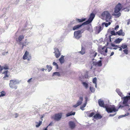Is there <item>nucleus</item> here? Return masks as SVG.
<instances>
[{
    "label": "nucleus",
    "mask_w": 130,
    "mask_h": 130,
    "mask_svg": "<svg viewBox=\"0 0 130 130\" xmlns=\"http://www.w3.org/2000/svg\"><path fill=\"white\" fill-rule=\"evenodd\" d=\"M92 63L93 66L101 67L102 65V61L101 60H99L98 62L95 61H92Z\"/></svg>",
    "instance_id": "nucleus-9"
},
{
    "label": "nucleus",
    "mask_w": 130,
    "mask_h": 130,
    "mask_svg": "<svg viewBox=\"0 0 130 130\" xmlns=\"http://www.w3.org/2000/svg\"><path fill=\"white\" fill-rule=\"evenodd\" d=\"M29 53L27 51H26L23 56V59L24 60L26 59H27V56L29 55Z\"/></svg>",
    "instance_id": "nucleus-20"
},
{
    "label": "nucleus",
    "mask_w": 130,
    "mask_h": 130,
    "mask_svg": "<svg viewBox=\"0 0 130 130\" xmlns=\"http://www.w3.org/2000/svg\"><path fill=\"white\" fill-rule=\"evenodd\" d=\"M85 103H86V104H87V102L88 98L87 97H85Z\"/></svg>",
    "instance_id": "nucleus-52"
},
{
    "label": "nucleus",
    "mask_w": 130,
    "mask_h": 130,
    "mask_svg": "<svg viewBox=\"0 0 130 130\" xmlns=\"http://www.w3.org/2000/svg\"><path fill=\"white\" fill-rule=\"evenodd\" d=\"M36 123L38 124H37L36 125V127H39L40 125L42 124V121H39V123H38L37 122H36Z\"/></svg>",
    "instance_id": "nucleus-32"
},
{
    "label": "nucleus",
    "mask_w": 130,
    "mask_h": 130,
    "mask_svg": "<svg viewBox=\"0 0 130 130\" xmlns=\"http://www.w3.org/2000/svg\"><path fill=\"white\" fill-rule=\"evenodd\" d=\"M129 115V113L128 112H127L126 113H125V114L124 115V117L126 116H127Z\"/></svg>",
    "instance_id": "nucleus-56"
},
{
    "label": "nucleus",
    "mask_w": 130,
    "mask_h": 130,
    "mask_svg": "<svg viewBox=\"0 0 130 130\" xmlns=\"http://www.w3.org/2000/svg\"><path fill=\"white\" fill-rule=\"evenodd\" d=\"M79 52L82 55L84 54L85 53L84 48L82 47L81 51Z\"/></svg>",
    "instance_id": "nucleus-31"
},
{
    "label": "nucleus",
    "mask_w": 130,
    "mask_h": 130,
    "mask_svg": "<svg viewBox=\"0 0 130 130\" xmlns=\"http://www.w3.org/2000/svg\"><path fill=\"white\" fill-rule=\"evenodd\" d=\"M102 16L103 17H105L106 22H108L111 18L110 14L107 11H105L103 12L102 14Z\"/></svg>",
    "instance_id": "nucleus-3"
},
{
    "label": "nucleus",
    "mask_w": 130,
    "mask_h": 130,
    "mask_svg": "<svg viewBox=\"0 0 130 130\" xmlns=\"http://www.w3.org/2000/svg\"><path fill=\"white\" fill-rule=\"evenodd\" d=\"M31 79H32V78H30V79H29L28 80V81H27V82H28V83H29V82H30L31 80Z\"/></svg>",
    "instance_id": "nucleus-62"
},
{
    "label": "nucleus",
    "mask_w": 130,
    "mask_h": 130,
    "mask_svg": "<svg viewBox=\"0 0 130 130\" xmlns=\"http://www.w3.org/2000/svg\"><path fill=\"white\" fill-rule=\"evenodd\" d=\"M83 100V97L82 96H80L79 98V100L77 101L76 103L79 106L82 104Z\"/></svg>",
    "instance_id": "nucleus-17"
},
{
    "label": "nucleus",
    "mask_w": 130,
    "mask_h": 130,
    "mask_svg": "<svg viewBox=\"0 0 130 130\" xmlns=\"http://www.w3.org/2000/svg\"><path fill=\"white\" fill-rule=\"evenodd\" d=\"M69 126L71 129H73L75 126V124L73 121H70L69 122Z\"/></svg>",
    "instance_id": "nucleus-14"
},
{
    "label": "nucleus",
    "mask_w": 130,
    "mask_h": 130,
    "mask_svg": "<svg viewBox=\"0 0 130 130\" xmlns=\"http://www.w3.org/2000/svg\"><path fill=\"white\" fill-rule=\"evenodd\" d=\"M3 67V69L5 70H8L9 69L8 66L6 64L4 65Z\"/></svg>",
    "instance_id": "nucleus-43"
},
{
    "label": "nucleus",
    "mask_w": 130,
    "mask_h": 130,
    "mask_svg": "<svg viewBox=\"0 0 130 130\" xmlns=\"http://www.w3.org/2000/svg\"><path fill=\"white\" fill-rule=\"evenodd\" d=\"M15 118H17L18 116L19 115L17 113H15Z\"/></svg>",
    "instance_id": "nucleus-58"
},
{
    "label": "nucleus",
    "mask_w": 130,
    "mask_h": 130,
    "mask_svg": "<svg viewBox=\"0 0 130 130\" xmlns=\"http://www.w3.org/2000/svg\"><path fill=\"white\" fill-rule=\"evenodd\" d=\"M27 39H26L25 40V41L24 42L25 44H26V45H28V43H29V42H27Z\"/></svg>",
    "instance_id": "nucleus-50"
},
{
    "label": "nucleus",
    "mask_w": 130,
    "mask_h": 130,
    "mask_svg": "<svg viewBox=\"0 0 130 130\" xmlns=\"http://www.w3.org/2000/svg\"><path fill=\"white\" fill-rule=\"evenodd\" d=\"M113 15L114 16H115L116 18H118L121 16V13L119 12L118 13H117L114 14Z\"/></svg>",
    "instance_id": "nucleus-38"
},
{
    "label": "nucleus",
    "mask_w": 130,
    "mask_h": 130,
    "mask_svg": "<svg viewBox=\"0 0 130 130\" xmlns=\"http://www.w3.org/2000/svg\"><path fill=\"white\" fill-rule=\"evenodd\" d=\"M82 84H83V86L85 87V88L87 89L88 87V84L86 82H83L82 83Z\"/></svg>",
    "instance_id": "nucleus-26"
},
{
    "label": "nucleus",
    "mask_w": 130,
    "mask_h": 130,
    "mask_svg": "<svg viewBox=\"0 0 130 130\" xmlns=\"http://www.w3.org/2000/svg\"><path fill=\"white\" fill-rule=\"evenodd\" d=\"M110 33L111 34V35L110 36H111V37L113 35L116 36L117 35L116 32H115V31L113 30L111 31Z\"/></svg>",
    "instance_id": "nucleus-33"
},
{
    "label": "nucleus",
    "mask_w": 130,
    "mask_h": 130,
    "mask_svg": "<svg viewBox=\"0 0 130 130\" xmlns=\"http://www.w3.org/2000/svg\"><path fill=\"white\" fill-rule=\"evenodd\" d=\"M90 90L91 92L93 93L95 91V89L92 87H90Z\"/></svg>",
    "instance_id": "nucleus-42"
},
{
    "label": "nucleus",
    "mask_w": 130,
    "mask_h": 130,
    "mask_svg": "<svg viewBox=\"0 0 130 130\" xmlns=\"http://www.w3.org/2000/svg\"><path fill=\"white\" fill-rule=\"evenodd\" d=\"M24 37L23 35H20L18 38V41H21L24 38Z\"/></svg>",
    "instance_id": "nucleus-28"
},
{
    "label": "nucleus",
    "mask_w": 130,
    "mask_h": 130,
    "mask_svg": "<svg viewBox=\"0 0 130 130\" xmlns=\"http://www.w3.org/2000/svg\"><path fill=\"white\" fill-rule=\"evenodd\" d=\"M123 39L122 38L120 39L119 38H118L117 39L115 40L114 42L116 43H119Z\"/></svg>",
    "instance_id": "nucleus-24"
},
{
    "label": "nucleus",
    "mask_w": 130,
    "mask_h": 130,
    "mask_svg": "<svg viewBox=\"0 0 130 130\" xmlns=\"http://www.w3.org/2000/svg\"><path fill=\"white\" fill-rule=\"evenodd\" d=\"M121 47L123 49H126L127 47V45L125 43L122 44V45L121 46Z\"/></svg>",
    "instance_id": "nucleus-30"
},
{
    "label": "nucleus",
    "mask_w": 130,
    "mask_h": 130,
    "mask_svg": "<svg viewBox=\"0 0 130 130\" xmlns=\"http://www.w3.org/2000/svg\"><path fill=\"white\" fill-rule=\"evenodd\" d=\"M130 23V20H128L127 22V24L128 25Z\"/></svg>",
    "instance_id": "nucleus-64"
},
{
    "label": "nucleus",
    "mask_w": 130,
    "mask_h": 130,
    "mask_svg": "<svg viewBox=\"0 0 130 130\" xmlns=\"http://www.w3.org/2000/svg\"><path fill=\"white\" fill-rule=\"evenodd\" d=\"M79 105L76 103L75 105L73 106V107L74 108H76Z\"/></svg>",
    "instance_id": "nucleus-54"
},
{
    "label": "nucleus",
    "mask_w": 130,
    "mask_h": 130,
    "mask_svg": "<svg viewBox=\"0 0 130 130\" xmlns=\"http://www.w3.org/2000/svg\"><path fill=\"white\" fill-rule=\"evenodd\" d=\"M102 117V116L98 113L96 114L93 116L94 118L96 119H101Z\"/></svg>",
    "instance_id": "nucleus-16"
},
{
    "label": "nucleus",
    "mask_w": 130,
    "mask_h": 130,
    "mask_svg": "<svg viewBox=\"0 0 130 130\" xmlns=\"http://www.w3.org/2000/svg\"><path fill=\"white\" fill-rule=\"evenodd\" d=\"M111 28H110L108 30V31H107V32L108 33L109 32H110V31H111Z\"/></svg>",
    "instance_id": "nucleus-61"
},
{
    "label": "nucleus",
    "mask_w": 130,
    "mask_h": 130,
    "mask_svg": "<svg viewBox=\"0 0 130 130\" xmlns=\"http://www.w3.org/2000/svg\"><path fill=\"white\" fill-rule=\"evenodd\" d=\"M111 24L110 22H109L108 23H106L105 22H103L102 23V26L103 27L104 25H105V26L106 27H107L109 25H110Z\"/></svg>",
    "instance_id": "nucleus-25"
},
{
    "label": "nucleus",
    "mask_w": 130,
    "mask_h": 130,
    "mask_svg": "<svg viewBox=\"0 0 130 130\" xmlns=\"http://www.w3.org/2000/svg\"><path fill=\"white\" fill-rule=\"evenodd\" d=\"M53 65L54 66H55L56 69H58V65L57 63L55 62H54L53 63Z\"/></svg>",
    "instance_id": "nucleus-41"
},
{
    "label": "nucleus",
    "mask_w": 130,
    "mask_h": 130,
    "mask_svg": "<svg viewBox=\"0 0 130 130\" xmlns=\"http://www.w3.org/2000/svg\"><path fill=\"white\" fill-rule=\"evenodd\" d=\"M93 54H94L93 55V57H95L97 54V53L96 52H95V51L93 52Z\"/></svg>",
    "instance_id": "nucleus-49"
},
{
    "label": "nucleus",
    "mask_w": 130,
    "mask_h": 130,
    "mask_svg": "<svg viewBox=\"0 0 130 130\" xmlns=\"http://www.w3.org/2000/svg\"><path fill=\"white\" fill-rule=\"evenodd\" d=\"M46 67L48 69V72H50L52 69V67L50 66L47 65L46 66Z\"/></svg>",
    "instance_id": "nucleus-39"
},
{
    "label": "nucleus",
    "mask_w": 130,
    "mask_h": 130,
    "mask_svg": "<svg viewBox=\"0 0 130 130\" xmlns=\"http://www.w3.org/2000/svg\"><path fill=\"white\" fill-rule=\"evenodd\" d=\"M109 42H111V36H109Z\"/></svg>",
    "instance_id": "nucleus-57"
},
{
    "label": "nucleus",
    "mask_w": 130,
    "mask_h": 130,
    "mask_svg": "<svg viewBox=\"0 0 130 130\" xmlns=\"http://www.w3.org/2000/svg\"><path fill=\"white\" fill-rule=\"evenodd\" d=\"M87 30L90 32H92L93 31L92 28H90L89 26H87Z\"/></svg>",
    "instance_id": "nucleus-37"
},
{
    "label": "nucleus",
    "mask_w": 130,
    "mask_h": 130,
    "mask_svg": "<svg viewBox=\"0 0 130 130\" xmlns=\"http://www.w3.org/2000/svg\"><path fill=\"white\" fill-rule=\"evenodd\" d=\"M95 17V14L93 13H91L90 15L88 20L84 22L87 25L93 21Z\"/></svg>",
    "instance_id": "nucleus-4"
},
{
    "label": "nucleus",
    "mask_w": 130,
    "mask_h": 130,
    "mask_svg": "<svg viewBox=\"0 0 130 130\" xmlns=\"http://www.w3.org/2000/svg\"><path fill=\"white\" fill-rule=\"evenodd\" d=\"M124 117V115H120V116H119L118 117V118L119 119H120L121 118H122V117Z\"/></svg>",
    "instance_id": "nucleus-55"
},
{
    "label": "nucleus",
    "mask_w": 130,
    "mask_h": 130,
    "mask_svg": "<svg viewBox=\"0 0 130 130\" xmlns=\"http://www.w3.org/2000/svg\"><path fill=\"white\" fill-rule=\"evenodd\" d=\"M129 96H126L123 97H122V99H123V100L122 102V104L124 105L125 106H129V105L128 104V102L129 100Z\"/></svg>",
    "instance_id": "nucleus-6"
},
{
    "label": "nucleus",
    "mask_w": 130,
    "mask_h": 130,
    "mask_svg": "<svg viewBox=\"0 0 130 130\" xmlns=\"http://www.w3.org/2000/svg\"><path fill=\"white\" fill-rule=\"evenodd\" d=\"M97 78L96 77H95L93 78L92 82L93 83L96 84V83Z\"/></svg>",
    "instance_id": "nucleus-44"
},
{
    "label": "nucleus",
    "mask_w": 130,
    "mask_h": 130,
    "mask_svg": "<svg viewBox=\"0 0 130 130\" xmlns=\"http://www.w3.org/2000/svg\"><path fill=\"white\" fill-rule=\"evenodd\" d=\"M111 46L112 47H119L118 48H120V49L119 50L120 51H121L122 50V48L121 47V46L120 47H119V45H115L112 43H111Z\"/></svg>",
    "instance_id": "nucleus-29"
},
{
    "label": "nucleus",
    "mask_w": 130,
    "mask_h": 130,
    "mask_svg": "<svg viewBox=\"0 0 130 130\" xmlns=\"http://www.w3.org/2000/svg\"><path fill=\"white\" fill-rule=\"evenodd\" d=\"M54 50L55 51L54 52V53L55 54L56 57V58H58L59 57L60 55V52L58 49L57 48H55L54 49Z\"/></svg>",
    "instance_id": "nucleus-11"
},
{
    "label": "nucleus",
    "mask_w": 130,
    "mask_h": 130,
    "mask_svg": "<svg viewBox=\"0 0 130 130\" xmlns=\"http://www.w3.org/2000/svg\"><path fill=\"white\" fill-rule=\"evenodd\" d=\"M6 94V93L5 92L3 91H2L0 93V97L2 96H4Z\"/></svg>",
    "instance_id": "nucleus-36"
},
{
    "label": "nucleus",
    "mask_w": 130,
    "mask_h": 130,
    "mask_svg": "<svg viewBox=\"0 0 130 130\" xmlns=\"http://www.w3.org/2000/svg\"><path fill=\"white\" fill-rule=\"evenodd\" d=\"M75 113V112H72L71 111L70 112L68 113L66 115V117H68L70 116H72V115H74Z\"/></svg>",
    "instance_id": "nucleus-23"
},
{
    "label": "nucleus",
    "mask_w": 130,
    "mask_h": 130,
    "mask_svg": "<svg viewBox=\"0 0 130 130\" xmlns=\"http://www.w3.org/2000/svg\"><path fill=\"white\" fill-rule=\"evenodd\" d=\"M86 104V103H85L83 105L80 106V109L82 110H84V108L85 107Z\"/></svg>",
    "instance_id": "nucleus-35"
},
{
    "label": "nucleus",
    "mask_w": 130,
    "mask_h": 130,
    "mask_svg": "<svg viewBox=\"0 0 130 130\" xmlns=\"http://www.w3.org/2000/svg\"><path fill=\"white\" fill-rule=\"evenodd\" d=\"M103 51H102L101 52V54H103L104 56H106L107 54H106Z\"/></svg>",
    "instance_id": "nucleus-48"
},
{
    "label": "nucleus",
    "mask_w": 130,
    "mask_h": 130,
    "mask_svg": "<svg viewBox=\"0 0 130 130\" xmlns=\"http://www.w3.org/2000/svg\"><path fill=\"white\" fill-rule=\"evenodd\" d=\"M114 105L109 106L108 105H107L105 108L108 113H111L113 112H116L118 111V109H116Z\"/></svg>",
    "instance_id": "nucleus-1"
},
{
    "label": "nucleus",
    "mask_w": 130,
    "mask_h": 130,
    "mask_svg": "<svg viewBox=\"0 0 130 130\" xmlns=\"http://www.w3.org/2000/svg\"><path fill=\"white\" fill-rule=\"evenodd\" d=\"M17 41L18 44L19 45H22L23 42H21V41H18V40H17Z\"/></svg>",
    "instance_id": "nucleus-46"
},
{
    "label": "nucleus",
    "mask_w": 130,
    "mask_h": 130,
    "mask_svg": "<svg viewBox=\"0 0 130 130\" xmlns=\"http://www.w3.org/2000/svg\"><path fill=\"white\" fill-rule=\"evenodd\" d=\"M114 54V52H112L111 53V55H110V56H112V55H113Z\"/></svg>",
    "instance_id": "nucleus-60"
},
{
    "label": "nucleus",
    "mask_w": 130,
    "mask_h": 130,
    "mask_svg": "<svg viewBox=\"0 0 130 130\" xmlns=\"http://www.w3.org/2000/svg\"><path fill=\"white\" fill-rule=\"evenodd\" d=\"M96 28L95 31L97 32V34H99L100 31L103 29V27L102 26H97L95 27Z\"/></svg>",
    "instance_id": "nucleus-13"
},
{
    "label": "nucleus",
    "mask_w": 130,
    "mask_h": 130,
    "mask_svg": "<svg viewBox=\"0 0 130 130\" xmlns=\"http://www.w3.org/2000/svg\"><path fill=\"white\" fill-rule=\"evenodd\" d=\"M86 19L85 18H83L81 19H79L76 18V21L78 23H81L86 21Z\"/></svg>",
    "instance_id": "nucleus-19"
},
{
    "label": "nucleus",
    "mask_w": 130,
    "mask_h": 130,
    "mask_svg": "<svg viewBox=\"0 0 130 130\" xmlns=\"http://www.w3.org/2000/svg\"><path fill=\"white\" fill-rule=\"evenodd\" d=\"M86 25L85 23L84 22L81 24L78 25H77L73 27V29L74 30L78 29L79 28L81 27L83 25Z\"/></svg>",
    "instance_id": "nucleus-12"
},
{
    "label": "nucleus",
    "mask_w": 130,
    "mask_h": 130,
    "mask_svg": "<svg viewBox=\"0 0 130 130\" xmlns=\"http://www.w3.org/2000/svg\"><path fill=\"white\" fill-rule=\"evenodd\" d=\"M19 83V81L17 79L11 80H10L9 85L10 87L12 88L16 89L17 86L15 85Z\"/></svg>",
    "instance_id": "nucleus-2"
},
{
    "label": "nucleus",
    "mask_w": 130,
    "mask_h": 130,
    "mask_svg": "<svg viewBox=\"0 0 130 130\" xmlns=\"http://www.w3.org/2000/svg\"><path fill=\"white\" fill-rule=\"evenodd\" d=\"M116 114V113H115L113 114H110L109 115V116H110V117H113Z\"/></svg>",
    "instance_id": "nucleus-53"
},
{
    "label": "nucleus",
    "mask_w": 130,
    "mask_h": 130,
    "mask_svg": "<svg viewBox=\"0 0 130 130\" xmlns=\"http://www.w3.org/2000/svg\"><path fill=\"white\" fill-rule=\"evenodd\" d=\"M19 1V0H16L14 2V4H18Z\"/></svg>",
    "instance_id": "nucleus-47"
},
{
    "label": "nucleus",
    "mask_w": 130,
    "mask_h": 130,
    "mask_svg": "<svg viewBox=\"0 0 130 130\" xmlns=\"http://www.w3.org/2000/svg\"><path fill=\"white\" fill-rule=\"evenodd\" d=\"M122 6L121 4L119 3L116 6L115 8L114 12L115 13H117L121 10L122 8Z\"/></svg>",
    "instance_id": "nucleus-7"
},
{
    "label": "nucleus",
    "mask_w": 130,
    "mask_h": 130,
    "mask_svg": "<svg viewBox=\"0 0 130 130\" xmlns=\"http://www.w3.org/2000/svg\"><path fill=\"white\" fill-rule=\"evenodd\" d=\"M117 35H118L119 36H124L125 35V33L123 32V30L121 29L119 31L116 32Z\"/></svg>",
    "instance_id": "nucleus-15"
},
{
    "label": "nucleus",
    "mask_w": 130,
    "mask_h": 130,
    "mask_svg": "<svg viewBox=\"0 0 130 130\" xmlns=\"http://www.w3.org/2000/svg\"><path fill=\"white\" fill-rule=\"evenodd\" d=\"M121 103V102H120L119 103V107L118 108V109L121 108V109H122L123 107H124L125 106H125L123 104V105H121L120 104V103Z\"/></svg>",
    "instance_id": "nucleus-40"
},
{
    "label": "nucleus",
    "mask_w": 130,
    "mask_h": 130,
    "mask_svg": "<svg viewBox=\"0 0 130 130\" xmlns=\"http://www.w3.org/2000/svg\"><path fill=\"white\" fill-rule=\"evenodd\" d=\"M116 92L118 93V94L121 96L122 97V93L120 91L119 89H117L116 90Z\"/></svg>",
    "instance_id": "nucleus-34"
},
{
    "label": "nucleus",
    "mask_w": 130,
    "mask_h": 130,
    "mask_svg": "<svg viewBox=\"0 0 130 130\" xmlns=\"http://www.w3.org/2000/svg\"><path fill=\"white\" fill-rule=\"evenodd\" d=\"M48 126H47L46 128H44L43 129V130H48L47 128Z\"/></svg>",
    "instance_id": "nucleus-63"
},
{
    "label": "nucleus",
    "mask_w": 130,
    "mask_h": 130,
    "mask_svg": "<svg viewBox=\"0 0 130 130\" xmlns=\"http://www.w3.org/2000/svg\"><path fill=\"white\" fill-rule=\"evenodd\" d=\"M64 56H62L59 59V60L60 63L62 64L64 62Z\"/></svg>",
    "instance_id": "nucleus-22"
},
{
    "label": "nucleus",
    "mask_w": 130,
    "mask_h": 130,
    "mask_svg": "<svg viewBox=\"0 0 130 130\" xmlns=\"http://www.w3.org/2000/svg\"><path fill=\"white\" fill-rule=\"evenodd\" d=\"M62 117V115L61 113H58L54 115L53 117V119L56 121H59L61 119Z\"/></svg>",
    "instance_id": "nucleus-8"
},
{
    "label": "nucleus",
    "mask_w": 130,
    "mask_h": 130,
    "mask_svg": "<svg viewBox=\"0 0 130 130\" xmlns=\"http://www.w3.org/2000/svg\"><path fill=\"white\" fill-rule=\"evenodd\" d=\"M60 76V74L59 72H56L53 73V76Z\"/></svg>",
    "instance_id": "nucleus-27"
},
{
    "label": "nucleus",
    "mask_w": 130,
    "mask_h": 130,
    "mask_svg": "<svg viewBox=\"0 0 130 130\" xmlns=\"http://www.w3.org/2000/svg\"><path fill=\"white\" fill-rule=\"evenodd\" d=\"M22 45L23 46V47H24V46H26V45L23 42Z\"/></svg>",
    "instance_id": "nucleus-59"
},
{
    "label": "nucleus",
    "mask_w": 130,
    "mask_h": 130,
    "mask_svg": "<svg viewBox=\"0 0 130 130\" xmlns=\"http://www.w3.org/2000/svg\"><path fill=\"white\" fill-rule=\"evenodd\" d=\"M124 53L126 54H128V51L127 48L123 50Z\"/></svg>",
    "instance_id": "nucleus-45"
},
{
    "label": "nucleus",
    "mask_w": 130,
    "mask_h": 130,
    "mask_svg": "<svg viewBox=\"0 0 130 130\" xmlns=\"http://www.w3.org/2000/svg\"><path fill=\"white\" fill-rule=\"evenodd\" d=\"M81 31L80 30H78L75 31L74 32V38L77 39H78L82 36Z\"/></svg>",
    "instance_id": "nucleus-5"
},
{
    "label": "nucleus",
    "mask_w": 130,
    "mask_h": 130,
    "mask_svg": "<svg viewBox=\"0 0 130 130\" xmlns=\"http://www.w3.org/2000/svg\"><path fill=\"white\" fill-rule=\"evenodd\" d=\"M119 28V26L118 25H116L114 28L115 30H116L117 29H118Z\"/></svg>",
    "instance_id": "nucleus-51"
},
{
    "label": "nucleus",
    "mask_w": 130,
    "mask_h": 130,
    "mask_svg": "<svg viewBox=\"0 0 130 130\" xmlns=\"http://www.w3.org/2000/svg\"><path fill=\"white\" fill-rule=\"evenodd\" d=\"M86 113L87 115L88 116L90 117H91L93 116L94 114V112H92L90 113L89 111H87L86 112Z\"/></svg>",
    "instance_id": "nucleus-21"
},
{
    "label": "nucleus",
    "mask_w": 130,
    "mask_h": 130,
    "mask_svg": "<svg viewBox=\"0 0 130 130\" xmlns=\"http://www.w3.org/2000/svg\"><path fill=\"white\" fill-rule=\"evenodd\" d=\"M98 103L100 106L104 108L107 105H105L104 101L101 100V99H100L98 100Z\"/></svg>",
    "instance_id": "nucleus-10"
},
{
    "label": "nucleus",
    "mask_w": 130,
    "mask_h": 130,
    "mask_svg": "<svg viewBox=\"0 0 130 130\" xmlns=\"http://www.w3.org/2000/svg\"><path fill=\"white\" fill-rule=\"evenodd\" d=\"M8 72V70H6L2 73L3 74H4L5 75L3 77V78L4 79H7L6 78V77H9V75L7 74Z\"/></svg>",
    "instance_id": "nucleus-18"
}]
</instances>
